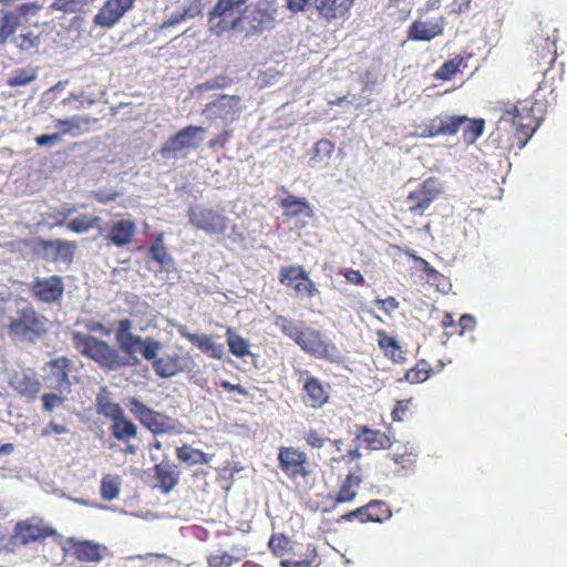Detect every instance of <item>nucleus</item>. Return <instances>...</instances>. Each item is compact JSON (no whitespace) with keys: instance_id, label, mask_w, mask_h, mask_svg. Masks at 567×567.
Masks as SVG:
<instances>
[{"instance_id":"f257e3e1","label":"nucleus","mask_w":567,"mask_h":567,"mask_svg":"<svg viewBox=\"0 0 567 567\" xmlns=\"http://www.w3.org/2000/svg\"><path fill=\"white\" fill-rule=\"evenodd\" d=\"M133 322L128 318L118 320L115 329L116 347L89 333H72L74 348L84 357L94 361L105 372L118 371L141 364L138 354L144 360H153L163 349V343L152 337L143 338L132 331Z\"/></svg>"},{"instance_id":"f03ea898","label":"nucleus","mask_w":567,"mask_h":567,"mask_svg":"<svg viewBox=\"0 0 567 567\" xmlns=\"http://www.w3.org/2000/svg\"><path fill=\"white\" fill-rule=\"evenodd\" d=\"M278 22V6L275 1L254 0L237 20H233L230 32L249 39L274 30Z\"/></svg>"},{"instance_id":"7ed1b4c3","label":"nucleus","mask_w":567,"mask_h":567,"mask_svg":"<svg viewBox=\"0 0 567 567\" xmlns=\"http://www.w3.org/2000/svg\"><path fill=\"white\" fill-rule=\"evenodd\" d=\"M48 330V319L33 307L18 309L8 326V334L16 343H35Z\"/></svg>"},{"instance_id":"20e7f679","label":"nucleus","mask_w":567,"mask_h":567,"mask_svg":"<svg viewBox=\"0 0 567 567\" xmlns=\"http://www.w3.org/2000/svg\"><path fill=\"white\" fill-rule=\"evenodd\" d=\"M206 130L202 126L189 125L168 138L161 148L165 159L186 158L192 151L199 147Z\"/></svg>"},{"instance_id":"39448f33","label":"nucleus","mask_w":567,"mask_h":567,"mask_svg":"<svg viewBox=\"0 0 567 567\" xmlns=\"http://www.w3.org/2000/svg\"><path fill=\"white\" fill-rule=\"evenodd\" d=\"M249 3V0H217L208 14L209 30L217 35L230 32L233 20H237Z\"/></svg>"},{"instance_id":"423d86ee","label":"nucleus","mask_w":567,"mask_h":567,"mask_svg":"<svg viewBox=\"0 0 567 567\" xmlns=\"http://www.w3.org/2000/svg\"><path fill=\"white\" fill-rule=\"evenodd\" d=\"M241 100L238 95L220 94L206 104L203 115L223 127L237 121L241 114Z\"/></svg>"},{"instance_id":"0eeeda50","label":"nucleus","mask_w":567,"mask_h":567,"mask_svg":"<svg viewBox=\"0 0 567 567\" xmlns=\"http://www.w3.org/2000/svg\"><path fill=\"white\" fill-rule=\"evenodd\" d=\"M32 251L41 259L70 265L75 256L76 245L74 241L63 239L34 238L31 245Z\"/></svg>"},{"instance_id":"6e6552de","label":"nucleus","mask_w":567,"mask_h":567,"mask_svg":"<svg viewBox=\"0 0 567 567\" xmlns=\"http://www.w3.org/2000/svg\"><path fill=\"white\" fill-rule=\"evenodd\" d=\"M189 224L207 235H221L228 227V219L219 210L203 204L192 205L188 208Z\"/></svg>"},{"instance_id":"1a4fd4ad","label":"nucleus","mask_w":567,"mask_h":567,"mask_svg":"<svg viewBox=\"0 0 567 567\" xmlns=\"http://www.w3.org/2000/svg\"><path fill=\"white\" fill-rule=\"evenodd\" d=\"M298 346L316 359H324L330 362H338L342 355L338 347L330 341L321 331L309 327L298 340Z\"/></svg>"},{"instance_id":"9d476101","label":"nucleus","mask_w":567,"mask_h":567,"mask_svg":"<svg viewBox=\"0 0 567 567\" xmlns=\"http://www.w3.org/2000/svg\"><path fill=\"white\" fill-rule=\"evenodd\" d=\"M41 9L42 6L38 2H28L14 9L1 10L0 45L4 44L20 25L27 23L29 18L35 17Z\"/></svg>"},{"instance_id":"9b49d317","label":"nucleus","mask_w":567,"mask_h":567,"mask_svg":"<svg viewBox=\"0 0 567 567\" xmlns=\"http://www.w3.org/2000/svg\"><path fill=\"white\" fill-rule=\"evenodd\" d=\"M74 370V362L66 357H59L49 361L44 367L45 382L60 394L71 392L72 381L70 373Z\"/></svg>"},{"instance_id":"f8f14e48","label":"nucleus","mask_w":567,"mask_h":567,"mask_svg":"<svg viewBox=\"0 0 567 567\" xmlns=\"http://www.w3.org/2000/svg\"><path fill=\"white\" fill-rule=\"evenodd\" d=\"M127 406L131 413L153 433H167L173 429L168 416L152 410L135 398L128 401Z\"/></svg>"},{"instance_id":"ddd939ff","label":"nucleus","mask_w":567,"mask_h":567,"mask_svg":"<svg viewBox=\"0 0 567 567\" xmlns=\"http://www.w3.org/2000/svg\"><path fill=\"white\" fill-rule=\"evenodd\" d=\"M440 193L441 184L439 179L429 177L417 189L408 195L405 203L412 214L422 216Z\"/></svg>"},{"instance_id":"4468645a","label":"nucleus","mask_w":567,"mask_h":567,"mask_svg":"<svg viewBox=\"0 0 567 567\" xmlns=\"http://www.w3.org/2000/svg\"><path fill=\"white\" fill-rule=\"evenodd\" d=\"M136 225L131 219L115 221H101L99 234L116 247H124L132 243Z\"/></svg>"},{"instance_id":"2eb2a0df","label":"nucleus","mask_w":567,"mask_h":567,"mask_svg":"<svg viewBox=\"0 0 567 567\" xmlns=\"http://www.w3.org/2000/svg\"><path fill=\"white\" fill-rule=\"evenodd\" d=\"M31 290L40 301L52 303L62 299L64 285L62 278L54 275L49 278H37Z\"/></svg>"},{"instance_id":"dca6fc26","label":"nucleus","mask_w":567,"mask_h":567,"mask_svg":"<svg viewBox=\"0 0 567 567\" xmlns=\"http://www.w3.org/2000/svg\"><path fill=\"white\" fill-rule=\"evenodd\" d=\"M135 0H107L94 18L97 25L111 28L133 8Z\"/></svg>"},{"instance_id":"f3484780","label":"nucleus","mask_w":567,"mask_h":567,"mask_svg":"<svg viewBox=\"0 0 567 567\" xmlns=\"http://www.w3.org/2000/svg\"><path fill=\"white\" fill-rule=\"evenodd\" d=\"M278 460L281 470L288 475L307 477L310 474V471L305 466L308 461L307 455L295 447H281Z\"/></svg>"},{"instance_id":"a211bd4d","label":"nucleus","mask_w":567,"mask_h":567,"mask_svg":"<svg viewBox=\"0 0 567 567\" xmlns=\"http://www.w3.org/2000/svg\"><path fill=\"white\" fill-rule=\"evenodd\" d=\"M467 121V116L465 115H447L442 114L435 116L431 120V122L424 127L423 135L433 137L439 135H455L461 125H463Z\"/></svg>"},{"instance_id":"6ab92c4d","label":"nucleus","mask_w":567,"mask_h":567,"mask_svg":"<svg viewBox=\"0 0 567 567\" xmlns=\"http://www.w3.org/2000/svg\"><path fill=\"white\" fill-rule=\"evenodd\" d=\"M55 533L51 527L41 525V520L35 518L19 522L16 525L14 538L22 545H28L32 542L44 539Z\"/></svg>"},{"instance_id":"aec40b11","label":"nucleus","mask_w":567,"mask_h":567,"mask_svg":"<svg viewBox=\"0 0 567 567\" xmlns=\"http://www.w3.org/2000/svg\"><path fill=\"white\" fill-rule=\"evenodd\" d=\"M151 258L155 260L162 268L163 271L167 272V279H178L181 277L179 270L173 256L167 251L163 235H158L150 247L148 251Z\"/></svg>"},{"instance_id":"412c9836","label":"nucleus","mask_w":567,"mask_h":567,"mask_svg":"<svg viewBox=\"0 0 567 567\" xmlns=\"http://www.w3.org/2000/svg\"><path fill=\"white\" fill-rule=\"evenodd\" d=\"M154 472L164 494H169L179 482L181 472L178 466L171 462L167 456L154 466Z\"/></svg>"},{"instance_id":"4be33fe9","label":"nucleus","mask_w":567,"mask_h":567,"mask_svg":"<svg viewBox=\"0 0 567 567\" xmlns=\"http://www.w3.org/2000/svg\"><path fill=\"white\" fill-rule=\"evenodd\" d=\"M354 0H313V7L318 13L327 19H338L346 16Z\"/></svg>"},{"instance_id":"5701e85b","label":"nucleus","mask_w":567,"mask_h":567,"mask_svg":"<svg viewBox=\"0 0 567 567\" xmlns=\"http://www.w3.org/2000/svg\"><path fill=\"white\" fill-rule=\"evenodd\" d=\"M150 361L154 372L163 379L173 378L184 371V368L181 365V358L176 354H167L161 358L157 354L155 359Z\"/></svg>"},{"instance_id":"b1692460","label":"nucleus","mask_w":567,"mask_h":567,"mask_svg":"<svg viewBox=\"0 0 567 567\" xmlns=\"http://www.w3.org/2000/svg\"><path fill=\"white\" fill-rule=\"evenodd\" d=\"M10 385L16 389L21 395L29 399H34L40 391V382L35 374L31 371H23L21 374H16L10 380Z\"/></svg>"},{"instance_id":"393cba45","label":"nucleus","mask_w":567,"mask_h":567,"mask_svg":"<svg viewBox=\"0 0 567 567\" xmlns=\"http://www.w3.org/2000/svg\"><path fill=\"white\" fill-rule=\"evenodd\" d=\"M443 32V24L434 21H414L408 31L409 39L415 41H431Z\"/></svg>"},{"instance_id":"a878e982","label":"nucleus","mask_w":567,"mask_h":567,"mask_svg":"<svg viewBox=\"0 0 567 567\" xmlns=\"http://www.w3.org/2000/svg\"><path fill=\"white\" fill-rule=\"evenodd\" d=\"M107 549L94 542H80L74 546V554L76 558L85 563H99L101 561Z\"/></svg>"},{"instance_id":"bb28decb","label":"nucleus","mask_w":567,"mask_h":567,"mask_svg":"<svg viewBox=\"0 0 567 567\" xmlns=\"http://www.w3.org/2000/svg\"><path fill=\"white\" fill-rule=\"evenodd\" d=\"M274 323L286 337L293 340L297 344L308 328L303 321L289 319L284 316H277Z\"/></svg>"},{"instance_id":"cd10ccee","label":"nucleus","mask_w":567,"mask_h":567,"mask_svg":"<svg viewBox=\"0 0 567 567\" xmlns=\"http://www.w3.org/2000/svg\"><path fill=\"white\" fill-rule=\"evenodd\" d=\"M303 390L306 391L308 398L307 404L311 408L322 406L328 400L326 390L323 389L319 379L315 377H311L306 381Z\"/></svg>"},{"instance_id":"c85d7f7f","label":"nucleus","mask_w":567,"mask_h":567,"mask_svg":"<svg viewBox=\"0 0 567 567\" xmlns=\"http://www.w3.org/2000/svg\"><path fill=\"white\" fill-rule=\"evenodd\" d=\"M95 408L97 414L103 415L112 421L120 417L121 414L124 413V410L120 404L110 400L105 388H103L102 391L96 395Z\"/></svg>"},{"instance_id":"c756f323","label":"nucleus","mask_w":567,"mask_h":567,"mask_svg":"<svg viewBox=\"0 0 567 567\" xmlns=\"http://www.w3.org/2000/svg\"><path fill=\"white\" fill-rule=\"evenodd\" d=\"M502 118L503 121H512L516 126V138L520 148L527 144L528 140L536 131V127L529 130L528 125L522 123V117L519 116L517 107H514L513 112H507Z\"/></svg>"},{"instance_id":"7c9ffc66","label":"nucleus","mask_w":567,"mask_h":567,"mask_svg":"<svg viewBox=\"0 0 567 567\" xmlns=\"http://www.w3.org/2000/svg\"><path fill=\"white\" fill-rule=\"evenodd\" d=\"M111 431L114 437L120 441L134 439L137 435L136 425L125 416V413L121 414L120 417L113 420Z\"/></svg>"},{"instance_id":"2f4dec72","label":"nucleus","mask_w":567,"mask_h":567,"mask_svg":"<svg viewBox=\"0 0 567 567\" xmlns=\"http://www.w3.org/2000/svg\"><path fill=\"white\" fill-rule=\"evenodd\" d=\"M176 454L181 461L185 462L189 466L207 464L212 460V455L204 453L200 450L194 449L187 444L177 447Z\"/></svg>"},{"instance_id":"473e14b6","label":"nucleus","mask_w":567,"mask_h":567,"mask_svg":"<svg viewBox=\"0 0 567 567\" xmlns=\"http://www.w3.org/2000/svg\"><path fill=\"white\" fill-rule=\"evenodd\" d=\"M308 275L302 266H287L280 269L279 280L286 287L293 289L300 280H308Z\"/></svg>"},{"instance_id":"72a5a7b5","label":"nucleus","mask_w":567,"mask_h":567,"mask_svg":"<svg viewBox=\"0 0 567 567\" xmlns=\"http://www.w3.org/2000/svg\"><path fill=\"white\" fill-rule=\"evenodd\" d=\"M101 221L102 218L100 216L82 215L71 219L66 227L76 234H85L92 228H96L100 231Z\"/></svg>"},{"instance_id":"f704fd0d","label":"nucleus","mask_w":567,"mask_h":567,"mask_svg":"<svg viewBox=\"0 0 567 567\" xmlns=\"http://www.w3.org/2000/svg\"><path fill=\"white\" fill-rule=\"evenodd\" d=\"M385 507V504L381 501H371L367 506L357 508L343 516L347 520H352L353 518H359L361 522L372 520V522H382V518L379 514H374L370 511L374 508Z\"/></svg>"},{"instance_id":"c9c22d12","label":"nucleus","mask_w":567,"mask_h":567,"mask_svg":"<svg viewBox=\"0 0 567 567\" xmlns=\"http://www.w3.org/2000/svg\"><path fill=\"white\" fill-rule=\"evenodd\" d=\"M357 440L365 443L370 450L386 449L390 444V440L386 435L367 427L357 435Z\"/></svg>"},{"instance_id":"e433bc0d","label":"nucleus","mask_w":567,"mask_h":567,"mask_svg":"<svg viewBox=\"0 0 567 567\" xmlns=\"http://www.w3.org/2000/svg\"><path fill=\"white\" fill-rule=\"evenodd\" d=\"M193 344L203 352L208 353L212 358L221 359L225 354L224 344L217 343L208 334H197V339L194 340Z\"/></svg>"},{"instance_id":"4c0bfd02","label":"nucleus","mask_w":567,"mask_h":567,"mask_svg":"<svg viewBox=\"0 0 567 567\" xmlns=\"http://www.w3.org/2000/svg\"><path fill=\"white\" fill-rule=\"evenodd\" d=\"M38 78V68L37 66H25L21 69H17L10 75L7 81V84L11 87L14 86H23L28 85L31 82L35 81Z\"/></svg>"},{"instance_id":"58836bf2","label":"nucleus","mask_w":567,"mask_h":567,"mask_svg":"<svg viewBox=\"0 0 567 567\" xmlns=\"http://www.w3.org/2000/svg\"><path fill=\"white\" fill-rule=\"evenodd\" d=\"M334 152V144L329 140H320L316 143L313 154L309 159L310 165L317 166L326 164Z\"/></svg>"},{"instance_id":"ea45409f","label":"nucleus","mask_w":567,"mask_h":567,"mask_svg":"<svg viewBox=\"0 0 567 567\" xmlns=\"http://www.w3.org/2000/svg\"><path fill=\"white\" fill-rule=\"evenodd\" d=\"M227 343L229 347V351L237 358H244L249 354L250 343L247 339L239 336L233 329L227 330Z\"/></svg>"},{"instance_id":"a19ab883","label":"nucleus","mask_w":567,"mask_h":567,"mask_svg":"<svg viewBox=\"0 0 567 567\" xmlns=\"http://www.w3.org/2000/svg\"><path fill=\"white\" fill-rule=\"evenodd\" d=\"M361 481V476L355 472L349 473L341 485V488L337 495L336 501L338 503H346L352 501L355 497L357 493L354 491H351V488L359 486Z\"/></svg>"},{"instance_id":"79ce46f5","label":"nucleus","mask_w":567,"mask_h":567,"mask_svg":"<svg viewBox=\"0 0 567 567\" xmlns=\"http://www.w3.org/2000/svg\"><path fill=\"white\" fill-rule=\"evenodd\" d=\"M121 478L113 475H104L101 481V496L105 501L117 498L120 493Z\"/></svg>"},{"instance_id":"37998d69","label":"nucleus","mask_w":567,"mask_h":567,"mask_svg":"<svg viewBox=\"0 0 567 567\" xmlns=\"http://www.w3.org/2000/svg\"><path fill=\"white\" fill-rule=\"evenodd\" d=\"M95 0H54L51 4L52 10L62 11L64 13L81 12Z\"/></svg>"},{"instance_id":"c03bdc74","label":"nucleus","mask_w":567,"mask_h":567,"mask_svg":"<svg viewBox=\"0 0 567 567\" xmlns=\"http://www.w3.org/2000/svg\"><path fill=\"white\" fill-rule=\"evenodd\" d=\"M465 127L463 131V137L465 143H474L484 132L485 122L484 120H470L465 121Z\"/></svg>"},{"instance_id":"a18cd8bd","label":"nucleus","mask_w":567,"mask_h":567,"mask_svg":"<svg viewBox=\"0 0 567 567\" xmlns=\"http://www.w3.org/2000/svg\"><path fill=\"white\" fill-rule=\"evenodd\" d=\"M244 557L245 553L238 550V555H230L229 553L210 555L207 561L209 567H230L235 561H239Z\"/></svg>"},{"instance_id":"49530a36","label":"nucleus","mask_w":567,"mask_h":567,"mask_svg":"<svg viewBox=\"0 0 567 567\" xmlns=\"http://www.w3.org/2000/svg\"><path fill=\"white\" fill-rule=\"evenodd\" d=\"M13 42L17 44L19 49H21L22 51H27L33 48H38L41 43V39L40 34H37L33 31H27L22 32L18 37H14Z\"/></svg>"},{"instance_id":"de8ad7c7","label":"nucleus","mask_w":567,"mask_h":567,"mask_svg":"<svg viewBox=\"0 0 567 567\" xmlns=\"http://www.w3.org/2000/svg\"><path fill=\"white\" fill-rule=\"evenodd\" d=\"M269 547L277 556H282L292 550L291 539L285 535H274L269 540Z\"/></svg>"},{"instance_id":"09e8293b","label":"nucleus","mask_w":567,"mask_h":567,"mask_svg":"<svg viewBox=\"0 0 567 567\" xmlns=\"http://www.w3.org/2000/svg\"><path fill=\"white\" fill-rule=\"evenodd\" d=\"M461 59H452L449 61H445L441 68L435 72V78L439 80H451L456 72L458 71V66L461 64Z\"/></svg>"},{"instance_id":"8fccbe9b","label":"nucleus","mask_w":567,"mask_h":567,"mask_svg":"<svg viewBox=\"0 0 567 567\" xmlns=\"http://www.w3.org/2000/svg\"><path fill=\"white\" fill-rule=\"evenodd\" d=\"M297 297H315L319 293L315 282L308 277V280H300V284H296L293 288Z\"/></svg>"},{"instance_id":"3c124183","label":"nucleus","mask_w":567,"mask_h":567,"mask_svg":"<svg viewBox=\"0 0 567 567\" xmlns=\"http://www.w3.org/2000/svg\"><path fill=\"white\" fill-rule=\"evenodd\" d=\"M96 120L91 118L86 115H75L71 117V132L69 134L75 135L82 133L87 130L91 123H94Z\"/></svg>"},{"instance_id":"603ef678","label":"nucleus","mask_w":567,"mask_h":567,"mask_svg":"<svg viewBox=\"0 0 567 567\" xmlns=\"http://www.w3.org/2000/svg\"><path fill=\"white\" fill-rule=\"evenodd\" d=\"M203 7V0H181V8L184 9V14L188 19L199 16Z\"/></svg>"},{"instance_id":"864d4df0","label":"nucleus","mask_w":567,"mask_h":567,"mask_svg":"<svg viewBox=\"0 0 567 567\" xmlns=\"http://www.w3.org/2000/svg\"><path fill=\"white\" fill-rule=\"evenodd\" d=\"M306 442L312 447V449H322L327 446L328 437L320 435L317 431L310 430L306 436Z\"/></svg>"},{"instance_id":"5fc2aeb1","label":"nucleus","mask_w":567,"mask_h":567,"mask_svg":"<svg viewBox=\"0 0 567 567\" xmlns=\"http://www.w3.org/2000/svg\"><path fill=\"white\" fill-rule=\"evenodd\" d=\"M43 410L52 412L55 408L62 405L63 398L56 393H45L42 396Z\"/></svg>"},{"instance_id":"6e6d98bb","label":"nucleus","mask_w":567,"mask_h":567,"mask_svg":"<svg viewBox=\"0 0 567 567\" xmlns=\"http://www.w3.org/2000/svg\"><path fill=\"white\" fill-rule=\"evenodd\" d=\"M287 8L293 12H306L313 7L312 0H286Z\"/></svg>"},{"instance_id":"4d7b16f0","label":"nucleus","mask_w":567,"mask_h":567,"mask_svg":"<svg viewBox=\"0 0 567 567\" xmlns=\"http://www.w3.org/2000/svg\"><path fill=\"white\" fill-rule=\"evenodd\" d=\"M186 20H189L188 18H186V14H184V9H179L175 12H173L168 19H166L162 25H161V29H167V28H171V27H174V25H177L179 24L181 22L183 21H186Z\"/></svg>"},{"instance_id":"13d9d810","label":"nucleus","mask_w":567,"mask_h":567,"mask_svg":"<svg viewBox=\"0 0 567 567\" xmlns=\"http://www.w3.org/2000/svg\"><path fill=\"white\" fill-rule=\"evenodd\" d=\"M62 141V134L54 133V134H43L39 135L35 138V142L39 146H53L54 144H58Z\"/></svg>"},{"instance_id":"bf43d9fd","label":"nucleus","mask_w":567,"mask_h":567,"mask_svg":"<svg viewBox=\"0 0 567 567\" xmlns=\"http://www.w3.org/2000/svg\"><path fill=\"white\" fill-rule=\"evenodd\" d=\"M374 303L379 307V309L383 310L386 313L398 309L400 307V302L394 297H388L386 299H377Z\"/></svg>"},{"instance_id":"052dcab7","label":"nucleus","mask_w":567,"mask_h":567,"mask_svg":"<svg viewBox=\"0 0 567 567\" xmlns=\"http://www.w3.org/2000/svg\"><path fill=\"white\" fill-rule=\"evenodd\" d=\"M343 276L346 277V279L349 282H351L353 285H357V286L364 285V278L359 270L347 269V270H344Z\"/></svg>"},{"instance_id":"680f3d73","label":"nucleus","mask_w":567,"mask_h":567,"mask_svg":"<svg viewBox=\"0 0 567 567\" xmlns=\"http://www.w3.org/2000/svg\"><path fill=\"white\" fill-rule=\"evenodd\" d=\"M429 378V373L422 370H409L405 374V379L410 383L423 382Z\"/></svg>"},{"instance_id":"e2e57ef3","label":"nucleus","mask_w":567,"mask_h":567,"mask_svg":"<svg viewBox=\"0 0 567 567\" xmlns=\"http://www.w3.org/2000/svg\"><path fill=\"white\" fill-rule=\"evenodd\" d=\"M379 346L382 349H385V350L388 348H391L392 350H399L400 349V346H399L398 341L394 338H392V337H388L384 332L380 333Z\"/></svg>"},{"instance_id":"0e129e2a","label":"nucleus","mask_w":567,"mask_h":567,"mask_svg":"<svg viewBox=\"0 0 567 567\" xmlns=\"http://www.w3.org/2000/svg\"><path fill=\"white\" fill-rule=\"evenodd\" d=\"M282 206L288 208V209H291V212L293 214L298 213L297 210L293 209L295 206H303V207H307L308 204L306 202V199H299V198H295V197H287L282 200Z\"/></svg>"},{"instance_id":"69168bd1","label":"nucleus","mask_w":567,"mask_h":567,"mask_svg":"<svg viewBox=\"0 0 567 567\" xmlns=\"http://www.w3.org/2000/svg\"><path fill=\"white\" fill-rule=\"evenodd\" d=\"M409 401H399L392 411V417L394 421H402V415L405 413Z\"/></svg>"},{"instance_id":"338daca9","label":"nucleus","mask_w":567,"mask_h":567,"mask_svg":"<svg viewBox=\"0 0 567 567\" xmlns=\"http://www.w3.org/2000/svg\"><path fill=\"white\" fill-rule=\"evenodd\" d=\"M220 385H221V388H224L228 392H237V393H239L241 395H247L248 394V391L245 388H243L239 384H233V383H230L227 380H223L220 382Z\"/></svg>"},{"instance_id":"774afa93","label":"nucleus","mask_w":567,"mask_h":567,"mask_svg":"<svg viewBox=\"0 0 567 567\" xmlns=\"http://www.w3.org/2000/svg\"><path fill=\"white\" fill-rule=\"evenodd\" d=\"M282 567H310L311 563L307 559L296 560V559H284L281 560Z\"/></svg>"}]
</instances>
